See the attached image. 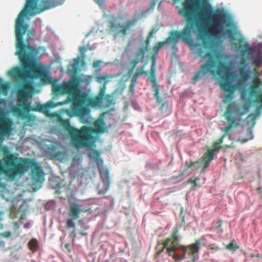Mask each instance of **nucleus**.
Wrapping results in <instances>:
<instances>
[{"label":"nucleus","mask_w":262,"mask_h":262,"mask_svg":"<svg viewBox=\"0 0 262 262\" xmlns=\"http://www.w3.org/2000/svg\"><path fill=\"white\" fill-rule=\"evenodd\" d=\"M60 4L59 0H41V4H39V0H27L24 9L15 19L16 52L15 55L18 56L24 69L28 71V78L30 77V74L32 78L46 81L48 75L42 68L34 62V57L39 53L41 47L34 48L29 42L31 36L34 34L29 30V26L24 22V19L28 18V15H37Z\"/></svg>","instance_id":"obj_1"},{"label":"nucleus","mask_w":262,"mask_h":262,"mask_svg":"<svg viewBox=\"0 0 262 262\" xmlns=\"http://www.w3.org/2000/svg\"><path fill=\"white\" fill-rule=\"evenodd\" d=\"M32 86L30 82L22 85L21 88L17 91V98L18 102L13 106L12 112L18 117L26 119L29 116L26 113L30 111H39L51 117H57V121L60 126L66 131L71 139V142L75 147H89L94 142L93 134L95 129L92 127L83 126L79 129L73 127L69 119H64L56 113H50L49 108L57 105L53 102H49L45 104L37 103L36 107L31 106V102L27 99L31 97Z\"/></svg>","instance_id":"obj_2"},{"label":"nucleus","mask_w":262,"mask_h":262,"mask_svg":"<svg viewBox=\"0 0 262 262\" xmlns=\"http://www.w3.org/2000/svg\"><path fill=\"white\" fill-rule=\"evenodd\" d=\"M196 54L200 57V61L204 62L200 70L192 78L195 84L198 80H205L208 73L218 75L222 79L220 82L221 88L226 92H234L235 90H240L243 83L240 79L235 84L231 81V68L222 60V56L219 52L208 42L203 44L196 43Z\"/></svg>","instance_id":"obj_3"},{"label":"nucleus","mask_w":262,"mask_h":262,"mask_svg":"<svg viewBox=\"0 0 262 262\" xmlns=\"http://www.w3.org/2000/svg\"><path fill=\"white\" fill-rule=\"evenodd\" d=\"M179 230L175 229L171 236L168 238L163 243V247L161 250L157 252V254L159 255L162 252H163L165 248L167 247L166 253L169 255H172V253L176 252L178 249H181L183 253L182 254H174L173 258L176 261H180L184 259L186 255L188 254L193 262L195 261V258L198 254L201 246V243L200 240L198 239L194 243L191 244L186 246H182L179 245L178 237L177 236Z\"/></svg>","instance_id":"obj_4"},{"label":"nucleus","mask_w":262,"mask_h":262,"mask_svg":"<svg viewBox=\"0 0 262 262\" xmlns=\"http://www.w3.org/2000/svg\"><path fill=\"white\" fill-rule=\"evenodd\" d=\"M81 94L75 98H67L64 101L59 102L58 105H62L69 102H72V110L65 109L63 112L68 116L73 117L77 116L80 118L88 115L90 113V110L88 103L81 102L80 100Z\"/></svg>","instance_id":"obj_5"},{"label":"nucleus","mask_w":262,"mask_h":262,"mask_svg":"<svg viewBox=\"0 0 262 262\" xmlns=\"http://www.w3.org/2000/svg\"><path fill=\"white\" fill-rule=\"evenodd\" d=\"M226 17V14L222 10H217L210 16L211 26L213 30L219 37L227 36L230 41L235 40L236 32L232 29H224L223 25L219 21Z\"/></svg>","instance_id":"obj_6"},{"label":"nucleus","mask_w":262,"mask_h":262,"mask_svg":"<svg viewBox=\"0 0 262 262\" xmlns=\"http://www.w3.org/2000/svg\"><path fill=\"white\" fill-rule=\"evenodd\" d=\"M137 21V18H134L128 20L124 24H121L117 18L113 17L108 23L110 34L114 37L126 36L131 31L132 27L135 25Z\"/></svg>","instance_id":"obj_7"},{"label":"nucleus","mask_w":262,"mask_h":262,"mask_svg":"<svg viewBox=\"0 0 262 262\" xmlns=\"http://www.w3.org/2000/svg\"><path fill=\"white\" fill-rule=\"evenodd\" d=\"M52 92L55 95L68 94V98L79 96L81 93L78 89V82L76 79H71L68 81L63 82L60 84L52 85Z\"/></svg>","instance_id":"obj_8"},{"label":"nucleus","mask_w":262,"mask_h":262,"mask_svg":"<svg viewBox=\"0 0 262 262\" xmlns=\"http://www.w3.org/2000/svg\"><path fill=\"white\" fill-rule=\"evenodd\" d=\"M186 29V33H187V34H186L185 36H186V37H187L186 40H184L183 37L180 36L177 37L174 41L168 42V43H171L172 44L171 48L174 51L177 50L176 44L178 39L180 38L184 42L188 44H190L192 41L191 36V33L192 31H193L194 33H197L201 35H204L206 32L205 27L203 25L201 21H189V23L188 21H186L185 26L183 30L180 32L178 31H177L181 34V33L184 31Z\"/></svg>","instance_id":"obj_9"},{"label":"nucleus","mask_w":262,"mask_h":262,"mask_svg":"<svg viewBox=\"0 0 262 262\" xmlns=\"http://www.w3.org/2000/svg\"><path fill=\"white\" fill-rule=\"evenodd\" d=\"M91 213V208L83 209L81 208V205L77 203H72L70 204L68 212V218L67 221L66 226L68 228L74 227V221L79 217L81 212Z\"/></svg>","instance_id":"obj_10"},{"label":"nucleus","mask_w":262,"mask_h":262,"mask_svg":"<svg viewBox=\"0 0 262 262\" xmlns=\"http://www.w3.org/2000/svg\"><path fill=\"white\" fill-rule=\"evenodd\" d=\"M236 107V105L234 103L231 102L229 103L227 106L225 113V116L226 119L228 122V125L224 128V135L225 137L227 135H230V132L232 127L237 126L239 124L241 118H235L232 116V111Z\"/></svg>","instance_id":"obj_11"},{"label":"nucleus","mask_w":262,"mask_h":262,"mask_svg":"<svg viewBox=\"0 0 262 262\" xmlns=\"http://www.w3.org/2000/svg\"><path fill=\"white\" fill-rule=\"evenodd\" d=\"M106 89L105 84L101 88L99 95L95 97H91L87 93L82 92L81 94L80 100L82 102L88 103L90 107H100L102 102Z\"/></svg>","instance_id":"obj_12"},{"label":"nucleus","mask_w":262,"mask_h":262,"mask_svg":"<svg viewBox=\"0 0 262 262\" xmlns=\"http://www.w3.org/2000/svg\"><path fill=\"white\" fill-rule=\"evenodd\" d=\"M215 155V150L208 149L207 152L205 154L203 159L201 161H198L195 162L191 161H186L185 162V169L187 170L192 167H195L196 169L200 168L199 164H205V165L203 167L202 171H204L205 169L208 166L210 162L213 159Z\"/></svg>","instance_id":"obj_13"},{"label":"nucleus","mask_w":262,"mask_h":262,"mask_svg":"<svg viewBox=\"0 0 262 262\" xmlns=\"http://www.w3.org/2000/svg\"><path fill=\"white\" fill-rule=\"evenodd\" d=\"M186 29L180 34L177 31H172L170 32L169 36L167 37L165 40L157 42L152 49V60L155 59L156 61V56L158 53L159 50L167 43L168 42L174 41L176 38L180 36L183 37L184 40H186L187 37H186V36H185V35L187 34V33H186Z\"/></svg>","instance_id":"obj_14"},{"label":"nucleus","mask_w":262,"mask_h":262,"mask_svg":"<svg viewBox=\"0 0 262 262\" xmlns=\"http://www.w3.org/2000/svg\"><path fill=\"white\" fill-rule=\"evenodd\" d=\"M96 164L99 169L101 178L106 185V190L109 188L110 185V178L109 177V171L106 167L103 166V161L101 158H98Z\"/></svg>","instance_id":"obj_15"},{"label":"nucleus","mask_w":262,"mask_h":262,"mask_svg":"<svg viewBox=\"0 0 262 262\" xmlns=\"http://www.w3.org/2000/svg\"><path fill=\"white\" fill-rule=\"evenodd\" d=\"M28 73V72L27 71V70L24 69V70H23L18 67L13 68L9 72V75L15 78L22 82L20 85V88L18 90L20 89L22 85L24 83L29 82V81H27Z\"/></svg>","instance_id":"obj_16"},{"label":"nucleus","mask_w":262,"mask_h":262,"mask_svg":"<svg viewBox=\"0 0 262 262\" xmlns=\"http://www.w3.org/2000/svg\"><path fill=\"white\" fill-rule=\"evenodd\" d=\"M155 64H156V61H155V59L152 60L151 68L150 70V75L149 76V78L151 83L152 84V88L154 89L155 99H156L157 102L160 103L161 102V100L160 99V96H159V86L158 85L156 78V75H155V73H156V70L155 69Z\"/></svg>","instance_id":"obj_17"},{"label":"nucleus","mask_w":262,"mask_h":262,"mask_svg":"<svg viewBox=\"0 0 262 262\" xmlns=\"http://www.w3.org/2000/svg\"><path fill=\"white\" fill-rule=\"evenodd\" d=\"M251 73L253 74V78L252 83L248 88V91L251 90V93H253L254 90L261 89L260 86H262V81L259 78V73L256 68L252 69Z\"/></svg>","instance_id":"obj_18"},{"label":"nucleus","mask_w":262,"mask_h":262,"mask_svg":"<svg viewBox=\"0 0 262 262\" xmlns=\"http://www.w3.org/2000/svg\"><path fill=\"white\" fill-rule=\"evenodd\" d=\"M254 92L251 93V90L248 91V95L250 98L254 97V99L252 101L254 103L261 104V105L258 106L256 111H259L262 109V93H261V89L254 90Z\"/></svg>","instance_id":"obj_19"},{"label":"nucleus","mask_w":262,"mask_h":262,"mask_svg":"<svg viewBox=\"0 0 262 262\" xmlns=\"http://www.w3.org/2000/svg\"><path fill=\"white\" fill-rule=\"evenodd\" d=\"M238 72L240 79L243 82L247 81L251 77V74L249 71H246L244 67H239Z\"/></svg>","instance_id":"obj_20"},{"label":"nucleus","mask_w":262,"mask_h":262,"mask_svg":"<svg viewBox=\"0 0 262 262\" xmlns=\"http://www.w3.org/2000/svg\"><path fill=\"white\" fill-rule=\"evenodd\" d=\"M94 127L96 133H102L105 131V124L101 119L96 120L94 123Z\"/></svg>","instance_id":"obj_21"},{"label":"nucleus","mask_w":262,"mask_h":262,"mask_svg":"<svg viewBox=\"0 0 262 262\" xmlns=\"http://www.w3.org/2000/svg\"><path fill=\"white\" fill-rule=\"evenodd\" d=\"M243 48L244 49L241 52L242 55L244 56L246 54H251L255 51V47H250L247 42L245 41L243 45Z\"/></svg>","instance_id":"obj_22"},{"label":"nucleus","mask_w":262,"mask_h":262,"mask_svg":"<svg viewBox=\"0 0 262 262\" xmlns=\"http://www.w3.org/2000/svg\"><path fill=\"white\" fill-rule=\"evenodd\" d=\"M113 77V76H110L108 74H103L98 75L95 77V80L99 83H102L104 82V84L108 82L109 79Z\"/></svg>","instance_id":"obj_23"},{"label":"nucleus","mask_w":262,"mask_h":262,"mask_svg":"<svg viewBox=\"0 0 262 262\" xmlns=\"http://www.w3.org/2000/svg\"><path fill=\"white\" fill-rule=\"evenodd\" d=\"M28 246L30 251L32 252H36L39 248L38 243L36 238H32L29 241Z\"/></svg>","instance_id":"obj_24"},{"label":"nucleus","mask_w":262,"mask_h":262,"mask_svg":"<svg viewBox=\"0 0 262 262\" xmlns=\"http://www.w3.org/2000/svg\"><path fill=\"white\" fill-rule=\"evenodd\" d=\"M147 50V47L139 48L135 54V58L138 59L142 61L144 58L145 52Z\"/></svg>","instance_id":"obj_25"},{"label":"nucleus","mask_w":262,"mask_h":262,"mask_svg":"<svg viewBox=\"0 0 262 262\" xmlns=\"http://www.w3.org/2000/svg\"><path fill=\"white\" fill-rule=\"evenodd\" d=\"M253 64L256 67H260L262 64V58L260 57L259 53L254 56L253 58Z\"/></svg>","instance_id":"obj_26"},{"label":"nucleus","mask_w":262,"mask_h":262,"mask_svg":"<svg viewBox=\"0 0 262 262\" xmlns=\"http://www.w3.org/2000/svg\"><path fill=\"white\" fill-rule=\"evenodd\" d=\"M29 207L26 201H24L22 204L18 208V211L20 213L25 214L26 212L29 210Z\"/></svg>","instance_id":"obj_27"},{"label":"nucleus","mask_w":262,"mask_h":262,"mask_svg":"<svg viewBox=\"0 0 262 262\" xmlns=\"http://www.w3.org/2000/svg\"><path fill=\"white\" fill-rule=\"evenodd\" d=\"M226 248L229 250L235 251L239 248V246L236 243H234V241H233L228 244Z\"/></svg>","instance_id":"obj_28"},{"label":"nucleus","mask_w":262,"mask_h":262,"mask_svg":"<svg viewBox=\"0 0 262 262\" xmlns=\"http://www.w3.org/2000/svg\"><path fill=\"white\" fill-rule=\"evenodd\" d=\"M228 93H228V94H225L224 95V96L223 97V98L224 99L223 102L224 103H227L228 102L231 101L233 98L234 92H228Z\"/></svg>","instance_id":"obj_29"},{"label":"nucleus","mask_w":262,"mask_h":262,"mask_svg":"<svg viewBox=\"0 0 262 262\" xmlns=\"http://www.w3.org/2000/svg\"><path fill=\"white\" fill-rule=\"evenodd\" d=\"M139 76L142 75H147L148 72L144 71V68L143 67H140L138 69L137 71L135 73Z\"/></svg>","instance_id":"obj_30"},{"label":"nucleus","mask_w":262,"mask_h":262,"mask_svg":"<svg viewBox=\"0 0 262 262\" xmlns=\"http://www.w3.org/2000/svg\"><path fill=\"white\" fill-rule=\"evenodd\" d=\"M8 90V86L7 84L5 83H2L0 84V90L4 93H6Z\"/></svg>","instance_id":"obj_31"},{"label":"nucleus","mask_w":262,"mask_h":262,"mask_svg":"<svg viewBox=\"0 0 262 262\" xmlns=\"http://www.w3.org/2000/svg\"><path fill=\"white\" fill-rule=\"evenodd\" d=\"M105 100L106 101V106H110L111 104H113V100L111 98V96L110 95L106 96V97L105 98Z\"/></svg>","instance_id":"obj_32"},{"label":"nucleus","mask_w":262,"mask_h":262,"mask_svg":"<svg viewBox=\"0 0 262 262\" xmlns=\"http://www.w3.org/2000/svg\"><path fill=\"white\" fill-rule=\"evenodd\" d=\"M200 180L199 178L195 177V178H191L189 179V182L193 184V187H195L197 186L196 182Z\"/></svg>","instance_id":"obj_33"},{"label":"nucleus","mask_w":262,"mask_h":262,"mask_svg":"<svg viewBox=\"0 0 262 262\" xmlns=\"http://www.w3.org/2000/svg\"><path fill=\"white\" fill-rule=\"evenodd\" d=\"M141 61L135 58L133 60L130 61V65L133 69H135L137 65Z\"/></svg>","instance_id":"obj_34"},{"label":"nucleus","mask_w":262,"mask_h":262,"mask_svg":"<svg viewBox=\"0 0 262 262\" xmlns=\"http://www.w3.org/2000/svg\"><path fill=\"white\" fill-rule=\"evenodd\" d=\"M79 50L81 56L84 57L85 53L88 50L87 48L86 47H80Z\"/></svg>","instance_id":"obj_35"},{"label":"nucleus","mask_w":262,"mask_h":262,"mask_svg":"<svg viewBox=\"0 0 262 262\" xmlns=\"http://www.w3.org/2000/svg\"><path fill=\"white\" fill-rule=\"evenodd\" d=\"M160 99L161 100V102L160 103H158L160 105H161L160 108L161 110H167V108L168 107V103H162V100L160 98Z\"/></svg>","instance_id":"obj_36"},{"label":"nucleus","mask_w":262,"mask_h":262,"mask_svg":"<svg viewBox=\"0 0 262 262\" xmlns=\"http://www.w3.org/2000/svg\"><path fill=\"white\" fill-rule=\"evenodd\" d=\"M11 233L10 231H5L3 233H0V236H3L6 238H8L10 237Z\"/></svg>","instance_id":"obj_37"},{"label":"nucleus","mask_w":262,"mask_h":262,"mask_svg":"<svg viewBox=\"0 0 262 262\" xmlns=\"http://www.w3.org/2000/svg\"><path fill=\"white\" fill-rule=\"evenodd\" d=\"M239 64L241 66L240 67H244V68H245L248 66V62L244 58L242 59L241 61L239 62Z\"/></svg>","instance_id":"obj_38"},{"label":"nucleus","mask_w":262,"mask_h":262,"mask_svg":"<svg viewBox=\"0 0 262 262\" xmlns=\"http://www.w3.org/2000/svg\"><path fill=\"white\" fill-rule=\"evenodd\" d=\"M9 218L11 219H14L17 217L16 213L14 211H11L9 213Z\"/></svg>","instance_id":"obj_39"},{"label":"nucleus","mask_w":262,"mask_h":262,"mask_svg":"<svg viewBox=\"0 0 262 262\" xmlns=\"http://www.w3.org/2000/svg\"><path fill=\"white\" fill-rule=\"evenodd\" d=\"M222 221L221 220H218L215 223V228L216 229H220L222 225Z\"/></svg>","instance_id":"obj_40"},{"label":"nucleus","mask_w":262,"mask_h":262,"mask_svg":"<svg viewBox=\"0 0 262 262\" xmlns=\"http://www.w3.org/2000/svg\"><path fill=\"white\" fill-rule=\"evenodd\" d=\"M138 77H139V76L137 75L136 73H135L134 75H133V76L132 77V78L131 79V82L136 83L137 80L138 78Z\"/></svg>","instance_id":"obj_41"},{"label":"nucleus","mask_w":262,"mask_h":262,"mask_svg":"<svg viewBox=\"0 0 262 262\" xmlns=\"http://www.w3.org/2000/svg\"><path fill=\"white\" fill-rule=\"evenodd\" d=\"M213 147L214 148V150H215V154L218 150H219L222 148L221 146H219L218 144H216V142L213 143Z\"/></svg>","instance_id":"obj_42"},{"label":"nucleus","mask_w":262,"mask_h":262,"mask_svg":"<svg viewBox=\"0 0 262 262\" xmlns=\"http://www.w3.org/2000/svg\"><path fill=\"white\" fill-rule=\"evenodd\" d=\"M225 137V135H223L216 142V144H218L219 145L222 144L223 142V140L224 138Z\"/></svg>","instance_id":"obj_43"},{"label":"nucleus","mask_w":262,"mask_h":262,"mask_svg":"<svg viewBox=\"0 0 262 262\" xmlns=\"http://www.w3.org/2000/svg\"><path fill=\"white\" fill-rule=\"evenodd\" d=\"M156 31H157V30H156L154 28L152 29L150 31L149 34L148 35H149V38H152V36H153L154 34L156 32Z\"/></svg>","instance_id":"obj_44"},{"label":"nucleus","mask_w":262,"mask_h":262,"mask_svg":"<svg viewBox=\"0 0 262 262\" xmlns=\"http://www.w3.org/2000/svg\"><path fill=\"white\" fill-rule=\"evenodd\" d=\"M136 83L131 82L129 85V89L130 91H133L135 86Z\"/></svg>","instance_id":"obj_45"},{"label":"nucleus","mask_w":262,"mask_h":262,"mask_svg":"<svg viewBox=\"0 0 262 262\" xmlns=\"http://www.w3.org/2000/svg\"><path fill=\"white\" fill-rule=\"evenodd\" d=\"M13 226L15 228V230H18L19 226V224L17 222H14L13 223Z\"/></svg>","instance_id":"obj_46"},{"label":"nucleus","mask_w":262,"mask_h":262,"mask_svg":"<svg viewBox=\"0 0 262 262\" xmlns=\"http://www.w3.org/2000/svg\"><path fill=\"white\" fill-rule=\"evenodd\" d=\"M100 63V62L99 61H95L93 63V67L94 68H97V67H99Z\"/></svg>","instance_id":"obj_47"},{"label":"nucleus","mask_w":262,"mask_h":262,"mask_svg":"<svg viewBox=\"0 0 262 262\" xmlns=\"http://www.w3.org/2000/svg\"><path fill=\"white\" fill-rule=\"evenodd\" d=\"M210 249L214 251H217L220 249L218 246H210Z\"/></svg>","instance_id":"obj_48"},{"label":"nucleus","mask_w":262,"mask_h":262,"mask_svg":"<svg viewBox=\"0 0 262 262\" xmlns=\"http://www.w3.org/2000/svg\"><path fill=\"white\" fill-rule=\"evenodd\" d=\"M25 217V214H24L23 213H21V215L19 217V222H21V220L24 219Z\"/></svg>","instance_id":"obj_49"},{"label":"nucleus","mask_w":262,"mask_h":262,"mask_svg":"<svg viewBox=\"0 0 262 262\" xmlns=\"http://www.w3.org/2000/svg\"><path fill=\"white\" fill-rule=\"evenodd\" d=\"M93 155H94V156H95L96 157H99L100 156L99 152L97 150H95L94 151Z\"/></svg>","instance_id":"obj_50"},{"label":"nucleus","mask_w":262,"mask_h":262,"mask_svg":"<svg viewBox=\"0 0 262 262\" xmlns=\"http://www.w3.org/2000/svg\"><path fill=\"white\" fill-rule=\"evenodd\" d=\"M150 38H149V35H148L146 39V46L145 47H147V48H148V46Z\"/></svg>","instance_id":"obj_51"},{"label":"nucleus","mask_w":262,"mask_h":262,"mask_svg":"<svg viewBox=\"0 0 262 262\" xmlns=\"http://www.w3.org/2000/svg\"><path fill=\"white\" fill-rule=\"evenodd\" d=\"M0 247L4 248L5 247V242L0 238Z\"/></svg>","instance_id":"obj_52"},{"label":"nucleus","mask_w":262,"mask_h":262,"mask_svg":"<svg viewBox=\"0 0 262 262\" xmlns=\"http://www.w3.org/2000/svg\"><path fill=\"white\" fill-rule=\"evenodd\" d=\"M29 226H30V223H29V222H28V223H25V224H24V227L25 228H29Z\"/></svg>","instance_id":"obj_53"},{"label":"nucleus","mask_w":262,"mask_h":262,"mask_svg":"<svg viewBox=\"0 0 262 262\" xmlns=\"http://www.w3.org/2000/svg\"><path fill=\"white\" fill-rule=\"evenodd\" d=\"M252 128H249L247 131V134L248 135L251 136L252 135Z\"/></svg>","instance_id":"obj_54"},{"label":"nucleus","mask_w":262,"mask_h":262,"mask_svg":"<svg viewBox=\"0 0 262 262\" xmlns=\"http://www.w3.org/2000/svg\"><path fill=\"white\" fill-rule=\"evenodd\" d=\"M134 70V69H133V68L132 67V68L128 71V74L129 76L133 74V71Z\"/></svg>","instance_id":"obj_55"},{"label":"nucleus","mask_w":262,"mask_h":262,"mask_svg":"<svg viewBox=\"0 0 262 262\" xmlns=\"http://www.w3.org/2000/svg\"><path fill=\"white\" fill-rule=\"evenodd\" d=\"M250 105H245L244 106V109L247 111Z\"/></svg>","instance_id":"obj_56"},{"label":"nucleus","mask_w":262,"mask_h":262,"mask_svg":"<svg viewBox=\"0 0 262 262\" xmlns=\"http://www.w3.org/2000/svg\"><path fill=\"white\" fill-rule=\"evenodd\" d=\"M2 220V219L0 220V222H1ZM3 229V225L1 222H0V230H2Z\"/></svg>","instance_id":"obj_57"},{"label":"nucleus","mask_w":262,"mask_h":262,"mask_svg":"<svg viewBox=\"0 0 262 262\" xmlns=\"http://www.w3.org/2000/svg\"><path fill=\"white\" fill-rule=\"evenodd\" d=\"M74 61L75 62H79L80 61V59L78 57H77V58H75L74 60Z\"/></svg>","instance_id":"obj_58"},{"label":"nucleus","mask_w":262,"mask_h":262,"mask_svg":"<svg viewBox=\"0 0 262 262\" xmlns=\"http://www.w3.org/2000/svg\"><path fill=\"white\" fill-rule=\"evenodd\" d=\"M3 214H4V213L2 211H0V220L3 219L2 217H3Z\"/></svg>","instance_id":"obj_59"},{"label":"nucleus","mask_w":262,"mask_h":262,"mask_svg":"<svg viewBox=\"0 0 262 262\" xmlns=\"http://www.w3.org/2000/svg\"><path fill=\"white\" fill-rule=\"evenodd\" d=\"M155 5H156V1L152 2V4H151V7L154 8L155 6Z\"/></svg>","instance_id":"obj_60"},{"label":"nucleus","mask_w":262,"mask_h":262,"mask_svg":"<svg viewBox=\"0 0 262 262\" xmlns=\"http://www.w3.org/2000/svg\"><path fill=\"white\" fill-rule=\"evenodd\" d=\"M246 92H243L242 93V95H241V97L242 98H244V95L245 94Z\"/></svg>","instance_id":"obj_61"},{"label":"nucleus","mask_w":262,"mask_h":262,"mask_svg":"<svg viewBox=\"0 0 262 262\" xmlns=\"http://www.w3.org/2000/svg\"><path fill=\"white\" fill-rule=\"evenodd\" d=\"M255 257H256L257 258H261V256L259 254H257L255 255Z\"/></svg>","instance_id":"obj_62"},{"label":"nucleus","mask_w":262,"mask_h":262,"mask_svg":"<svg viewBox=\"0 0 262 262\" xmlns=\"http://www.w3.org/2000/svg\"><path fill=\"white\" fill-rule=\"evenodd\" d=\"M243 41H244V40H243V38H240V39H239V40H238V42H239V43H240L243 42Z\"/></svg>","instance_id":"obj_63"},{"label":"nucleus","mask_w":262,"mask_h":262,"mask_svg":"<svg viewBox=\"0 0 262 262\" xmlns=\"http://www.w3.org/2000/svg\"><path fill=\"white\" fill-rule=\"evenodd\" d=\"M250 257H251V258H254V257H255V254H251V255H250Z\"/></svg>","instance_id":"obj_64"}]
</instances>
